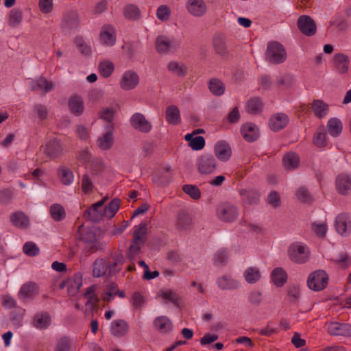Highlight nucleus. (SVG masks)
I'll return each mask as SVG.
<instances>
[{
    "label": "nucleus",
    "instance_id": "obj_1",
    "mask_svg": "<svg viewBox=\"0 0 351 351\" xmlns=\"http://www.w3.org/2000/svg\"><path fill=\"white\" fill-rule=\"evenodd\" d=\"M265 58L271 64H280L285 61L287 52L280 43L271 42L267 45Z\"/></svg>",
    "mask_w": 351,
    "mask_h": 351
},
{
    "label": "nucleus",
    "instance_id": "obj_2",
    "mask_svg": "<svg viewBox=\"0 0 351 351\" xmlns=\"http://www.w3.org/2000/svg\"><path fill=\"white\" fill-rule=\"evenodd\" d=\"M216 213L217 217L224 222L233 221L239 215L237 208L228 202L219 204L217 207Z\"/></svg>",
    "mask_w": 351,
    "mask_h": 351
},
{
    "label": "nucleus",
    "instance_id": "obj_3",
    "mask_svg": "<svg viewBox=\"0 0 351 351\" xmlns=\"http://www.w3.org/2000/svg\"><path fill=\"white\" fill-rule=\"evenodd\" d=\"M288 255L293 262L301 264L308 260L309 250L306 245L293 243L289 247Z\"/></svg>",
    "mask_w": 351,
    "mask_h": 351
},
{
    "label": "nucleus",
    "instance_id": "obj_4",
    "mask_svg": "<svg viewBox=\"0 0 351 351\" xmlns=\"http://www.w3.org/2000/svg\"><path fill=\"white\" fill-rule=\"evenodd\" d=\"M328 276L324 270L312 272L308 278L307 285L309 289L314 291H321L328 285Z\"/></svg>",
    "mask_w": 351,
    "mask_h": 351
},
{
    "label": "nucleus",
    "instance_id": "obj_5",
    "mask_svg": "<svg viewBox=\"0 0 351 351\" xmlns=\"http://www.w3.org/2000/svg\"><path fill=\"white\" fill-rule=\"evenodd\" d=\"M197 167L199 173L204 175L210 174L217 167L215 158L212 155L203 154L197 159Z\"/></svg>",
    "mask_w": 351,
    "mask_h": 351
},
{
    "label": "nucleus",
    "instance_id": "obj_6",
    "mask_svg": "<svg viewBox=\"0 0 351 351\" xmlns=\"http://www.w3.org/2000/svg\"><path fill=\"white\" fill-rule=\"evenodd\" d=\"M61 26L66 32L75 31L80 27V19L77 11L72 10L64 13Z\"/></svg>",
    "mask_w": 351,
    "mask_h": 351
},
{
    "label": "nucleus",
    "instance_id": "obj_7",
    "mask_svg": "<svg viewBox=\"0 0 351 351\" xmlns=\"http://www.w3.org/2000/svg\"><path fill=\"white\" fill-rule=\"evenodd\" d=\"M298 27L300 31L307 36H313L316 33L315 22L309 16H300L298 19Z\"/></svg>",
    "mask_w": 351,
    "mask_h": 351
},
{
    "label": "nucleus",
    "instance_id": "obj_8",
    "mask_svg": "<svg viewBox=\"0 0 351 351\" xmlns=\"http://www.w3.org/2000/svg\"><path fill=\"white\" fill-rule=\"evenodd\" d=\"M337 232L343 236H348L351 232V217L345 213L338 215L335 219Z\"/></svg>",
    "mask_w": 351,
    "mask_h": 351
},
{
    "label": "nucleus",
    "instance_id": "obj_9",
    "mask_svg": "<svg viewBox=\"0 0 351 351\" xmlns=\"http://www.w3.org/2000/svg\"><path fill=\"white\" fill-rule=\"evenodd\" d=\"M328 332L332 336H351V325L347 323L330 322L327 326Z\"/></svg>",
    "mask_w": 351,
    "mask_h": 351
},
{
    "label": "nucleus",
    "instance_id": "obj_10",
    "mask_svg": "<svg viewBox=\"0 0 351 351\" xmlns=\"http://www.w3.org/2000/svg\"><path fill=\"white\" fill-rule=\"evenodd\" d=\"M139 83L138 74L131 70L125 71L120 80V86L125 90L135 88Z\"/></svg>",
    "mask_w": 351,
    "mask_h": 351
},
{
    "label": "nucleus",
    "instance_id": "obj_11",
    "mask_svg": "<svg viewBox=\"0 0 351 351\" xmlns=\"http://www.w3.org/2000/svg\"><path fill=\"white\" fill-rule=\"evenodd\" d=\"M130 124L135 130L143 133H148L152 128L151 123L141 113H135L132 116Z\"/></svg>",
    "mask_w": 351,
    "mask_h": 351
},
{
    "label": "nucleus",
    "instance_id": "obj_12",
    "mask_svg": "<svg viewBox=\"0 0 351 351\" xmlns=\"http://www.w3.org/2000/svg\"><path fill=\"white\" fill-rule=\"evenodd\" d=\"M226 40V36L221 33L215 34L213 38V47L215 52L222 57H226L229 53Z\"/></svg>",
    "mask_w": 351,
    "mask_h": 351
},
{
    "label": "nucleus",
    "instance_id": "obj_13",
    "mask_svg": "<svg viewBox=\"0 0 351 351\" xmlns=\"http://www.w3.org/2000/svg\"><path fill=\"white\" fill-rule=\"evenodd\" d=\"M186 8L191 14L199 17L206 13L207 6L204 0H188Z\"/></svg>",
    "mask_w": 351,
    "mask_h": 351
},
{
    "label": "nucleus",
    "instance_id": "obj_14",
    "mask_svg": "<svg viewBox=\"0 0 351 351\" xmlns=\"http://www.w3.org/2000/svg\"><path fill=\"white\" fill-rule=\"evenodd\" d=\"M289 119L285 113H276L272 115L269 120V128L274 132L285 128L289 123Z\"/></svg>",
    "mask_w": 351,
    "mask_h": 351
},
{
    "label": "nucleus",
    "instance_id": "obj_15",
    "mask_svg": "<svg viewBox=\"0 0 351 351\" xmlns=\"http://www.w3.org/2000/svg\"><path fill=\"white\" fill-rule=\"evenodd\" d=\"M51 323V318L48 312H39L34 315L32 324L38 330L47 329Z\"/></svg>",
    "mask_w": 351,
    "mask_h": 351
},
{
    "label": "nucleus",
    "instance_id": "obj_16",
    "mask_svg": "<svg viewBox=\"0 0 351 351\" xmlns=\"http://www.w3.org/2000/svg\"><path fill=\"white\" fill-rule=\"evenodd\" d=\"M215 156L221 161H227L232 155L230 146L225 141H219L214 147Z\"/></svg>",
    "mask_w": 351,
    "mask_h": 351
},
{
    "label": "nucleus",
    "instance_id": "obj_17",
    "mask_svg": "<svg viewBox=\"0 0 351 351\" xmlns=\"http://www.w3.org/2000/svg\"><path fill=\"white\" fill-rule=\"evenodd\" d=\"M44 152L47 156L55 158L63 153V148L60 141L53 139L45 145Z\"/></svg>",
    "mask_w": 351,
    "mask_h": 351
},
{
    "label": "nucleus",
    "instance_id": "obj_18",
    "mask_svg": "<svg viewBox=\"0 0 351 351\" xmlns=\"http://www.w3.org/2000/svg\"><path fill=\"white\" fill-rule=\"evenodd\" d=\"M154 328L160 333L165 334L171 332L173 329L171 321L167 316H158L153 322Z\"/></svg>",
    "mask_w": 351,
    "mask_h": 351
},
{
    "label": "nucleus",
    "instance_id": "obj_19",
    "mask_svg": "<svg viewBox=\"0 0 351 351\" xmlns=\"http://www.w3.org/2000/svg\"><path fill=\"white\" fill-rule=\"evenodd\" d=\"M242 202L244 204H257L259 202L260 195L254 189H244L239 191Z\"/></svg>",
    "mask_w": 351,
    "mask_h": 351
},
{
    "label": "nucleus",
    "instance_id": "obj_20",
    "mask_svg": "<svg viewBox=\"0 0 351 351\" xmlns=\"http://www.w3.org/2000/svg\"><path fill=\"white\" fill-rule=\"evenodd\" d=\"M100 38L104 45H113L116 41L114 27L110 25H104L100 32Z\"/></svg>",
    "mask_w": 351,
    "mask_h": 351
},
{
    "label": "nucleus",
    "instance_id": "obj_21",
    "mask_svg": "<svg viewBox=\"0 0 351 351\" xmlns=\"http://www.w3.org/2000/svg\"><path fill=\"white\" fill-rule=\"evenodd\" d=\"M108 128V130L97 139L98 147L105 151L110 149L113 145V126L109 125Z\"/></svg>",
    "mask_w": 351,
    "mask_h": 351
},
{
    "label": "nucleus",
    "instance_id": "obj_22",
    "mask_svg": "<svg viewBox=\"0 0 351 351\" xmlns=\"http://www.w3.org/2000/svg\"><path fill=\"white\" fill-rule=\"evenodd\" d=\"M129 330L128 323L123 319H117L111 323L110 330L112 334L117 337L125 335Z\"/></svg>",
    "mask_w": 351,
    "mask_h": 351
},
{
    "label": "nucleus",
    "instance_id": "obj_23",
    "mask_svg": "<svg viewBox=\"0 0 351 351\" xmlns=\"http://www.w3.org/2000/svg\"><path fill=\"white\" fill-rule=\"evenodd\" d=\"M10 219L12 224L19 228L24 229L29 226V219L23 212L17 211L12 213Z\"/></svg>",
    "mask_w": 351,
    "mask_h": 351
},
{
    "label": "nucleus",
    "instance_id": "obj_24",
    "mask_svg": "<svg viewBox=\"0 0 351 351\" xmlns=\"http://www.w3.org/2000/svg\"><path fill=\"white\" fill-rule=\"evenodd\" d=\"M112 262L110 263L108 261V276H112L118 274L121 270V267L124 263L125 258L124 256L121 254H115L112 256Z\"/></svg>",
    "mask_w": 351,
    "mask_h": 351
},
{
    "label": "nucleus",
    "instance_id": "obj_25",
    "mask_svg": "<svg viewBox=\"0 0 351 351\" xmlns=\"http://www.w3.org/2000/svg\"><path fill=\"white\" fill-rule=\"evenodd\" d=\"M334 66L335 69L339 73H346L348 71L349 59L347 56L343 53H337L333 58Z\"/></svg>",
    "mask_w": 351,
    "mask_h": 351
},
{
    "label": "nucleus",
    "instance_id": "obj_26",
    "mask_svg": "<svg viewBox=\"0 0 351 351\" xmlns=\"http://www.w3.org/2000/svg\"><path fill=\"white\" fill-rule=\"evenodd\" d=\"M241 133L243 138L248 141L252 142L256 141L258 137L257 127L252 123H246L241 127Z\"/></svg>",
    "mask_w": 351,
    "mask_h": 351
},
{
    "label": "nucleus",
    "instance_id": "obj_27",
    "mask_svg": "<svg viewBox=\"0 0 351 351\" xmlns=\"http://www.w3.org/2000/svg\"><path fill=\"white\" fill-rule=\"evenodd\" d=\"M165 117L167 121L171 125H178L180 121V114L178 108L176 106H169L165 110Z\"/></svg>",
    "mask_w": 351,
    "mask_h": 351
},
{
    "label": "nucleus",
    "instance_id": "obj_28",
    "mask_svg": "<svg viewBox=\"0 0 351 351\" xmlns=\"http://www.w3.org/2000/svg\"><path fill=\"white\" fill-rule=\"evenodd\" d=\"M69 107L71 112L76 116L81 115L84 110V101L81 97L77 95L71 97Z\"/></svg>",
    "mask_w": 351,
    "mask_h": 351
},
{
    "label": "nucleus",
    "instance_id": "obj_29",
    "mask_svg": "<svg viewBox=\"0 0 351 351\" xmlns=\"http://www.w3.org/2000/svg\"><path fill=\"white\" fill-rule=\"evenodd\" d=\"M336 186L341 194H346L351 189V178L346 174H340L337 178Z\"/></svg>",
    "mask_w": 351,
    "mask_h": 351
},
{
    "label": "nucleus",
    "instance_id": "obj_30",
    "mask_svg": "<svg viewBox=\"0 0 351 351\" xmlns=\"http://www.w3.org/2000/svg\"><path fill=\"white\" fill-rule=\"evenodd\" d=\"M38 293L36 285L34 282H29L24 284L19 293V296L21 299L25 300L26 298H31Z\"/></svg>",
    "mask_w": 351,
    "mask_h": 351
},
{
    "label": "nucleus",
    "instance_id": "obj_31",
    "mask_svg": "<svg viewBox=\"0 0 351 351\" xmlns=\"http://www.w3.org/2000/svg\"><path fill=\"white\" fill-rule=\"evenodd\" d=\"M96 285H92L86 289L84 293V297L87 299L86 303V306H90L91 308H94L97 305L99 300L96 294Z\"/></svg>",
    "mask_w": 351,
    "mask_h": 351
},
{
    "label": "nucleus",
    "instance_id": "obj_32",
    "mask_svg": "<svg viewBox=\"0 0 351 351\" xmlns=\"http://www.w3.org/2000/svg\"><path fill=\"white\" fill-rule=\"evenodd\" d=\"M271 280L277 287H282L287 280V274L282 267L275 268L271 272Z\"/></svg>",
    "mask_w": 351,
    "mask_h": 351
},
{
    "label": "nucleus",
    "instance_id": "obj_33",
    "mask_svg": "<svg viewBox=\"0 0 351 351\" xmlns=\"http://www.w3.org/2000/svg\"><path fill=\"white\" fill-rule=\"evenodd\" d=\"M108 261L103 258L97 259L93 263V276L95 278H101L108 270Z\"/></svg>",
    "mask_w": 351,
    "mask_h": 351
},
{
    "label": "nucleus",
    "instance_id": "obj_34",
    "mask_svg": "<svg viewBox=\"0 0 351 351\" xmlns=\"http://www.w3.org/2000/svg\"><path fill=\"white\" fill-rule=\"evenodd\" d=\"M282 162L286 169H293L299 166L300 158L297 154L289 152L283 156Z\"/></svg>",
    "mask_w": 351,
    "mask_h": 351
},
{
    "label": "nucleus",
    "instance_id": "obj_35",
    "mask_svg": "<svg viewBox=\"0 0 351 351\" xmlns=\"http://www.w3.org/2000/svg\"><path fill=\"white\" fill-rule=\"evenodd\" d=\"M311 108L315 115L318 118L324 117L328 112V104L321 99H314Z\"/></svg>",
    "mask_w": 351,
    "mask_h": 351
},
{
    "label": "nucleus",
    "instance_id": "obj_36",
    "mask_svg": "<svg viewBox=\"0 0 351 351\" xmlns=\"http://www.w3.org/2000/svg\"><path fill=\"white\" fill-rule=\"evenodd\" d=\"M191 224L192 219L187 212L181 210L178 213L176 226L178 228L186 230L191 227Z\"/></svg>",
    "mask_w": 351,
    "mask_h": 351
},
{
    "label": "nucleus",
    "instance_id": "obj_37",
    "mask_svg": "<svg viewBox=\"0 0 351 351\" xmlns=\"http://www.w3.org/2000/svg\"><path fill=\"white\" fill-rule=\"evenodd\" d=\"M327 128L329 134L337 137L339 136L342 132L343 125L341 121L337 118H331L327 123Z\"/></svg>",
    "mask_w": 351,
    "mask_h": 351
},
{
    "label": "nucleus",
    "instance_id": "obj_38",
    "mask_svg": "<svg viewBox=\"0 0 351 351\" xmlns=\"http://www.w3.org/2000/svg\"><path fill=\"white\" fill-rule=\"evenodd\" d=\"M217 285L223 290L236 289L239 288V283L228 276H223L217 279Z\"/></svg>",
    "mask_w": 351,
    "mask_h": 351
},
{
    "label": "nucleus",
    "instance_id": "obj_39",
    "mask_svg": "<svg viewBox=\"0 0 351 351\" xmlns=\"http://www.w3.org/2000/svg\"><path fill=\"white\" fill-rule=\"evenodd\" d=\"M121 200L118 198H114L103 209L104 215L108 219H112L117 214L120 208Z\"/></svg>",
    "mask_w": 351,
    "mask_h": 351
},
{
    "label": "nucleus",
    "instance_id": "obj_40",
    "mask_svg": "<svg viewBox=\"0 0 351 351\" xmlns=\"http://www.w3.org/2000/svg\"><path fill=\"white\" fill-rule=\"evenodd\" d=\"M104 210L94 207L93 205L84 211V217L88 219L98 222L104 217Z\"/></svg>",
    "mask_w": 351,
    "mask_h": 351
},
{
    "label": "nucleus",
    "instance_id": "obj_41",
    "mask_svg": "<svg viewBox=\"0 0 351 351\" xmlns=\"http://www.w3.org/2000/svg\"><path fill=\"white\" fill-rule=\"evenodd\" d=\"M185 140L189 142V146L193 150H200L204 148L205 145V140L201 136L193 137V134H187L184 136Z\"/></svg>",
    "mask_w": 351,
    "mask_h": 351
},
{
    "label": "nucleus",
    "instance_id": "obj_42",
    "mask_svg": "<svg viewBox=\"0 0 351 351\" xmlns=\"http://www.w3.org/2000/svg\"><path fill=\"white\" fill-rule=\"evenodd\" d=\"M172 178L169 168L163 169L153 176V181L160 185H166L169 183Z\"/></svg>",
    "mask_w": 351,
    "mask_h": 351
},
{
    "label": "nucleus",
    "instance_id": "obj_43",
    "mask_svg": "<svg viewBox=\"0 0 351 351\" xmlns=\"http://www.w3.org/2000/svg\"><path fill=\"white\" fill-rule=\"evenodd\" d=\"M263 106V102L260 98L253 97L247 102L246 110L250 114H256L262 111Z\"/></svg>",
    "mask_w": 351,
    "mask_h": 351
},
{
    "label": "nucleus",
    "instance_id": "obj_44",
    "mask_svg": "<svg viewBox=\"0 0 351 351\" xmlns=\"http://www.w3.org/2000/svg\"><path fill=\"white\" fill-rule=\"evenodd\" d=\"M49 212L52 219L56 221H60L66 217L65 210L61 204H52L50 207Z\"/></svg>",
    "mask_w": 351,
    "mask_h": 351
},
{
    "label": "nucleus",
    "instance_id": "obj_45",
    "mask_svg": "<svg viewBox=\"0 0 351 351\" xmlns=\"http://www.w3.org/2000/svg\"><path fill=\"white\" fill-rule=\"evenodd\" d=\"M123 15L128 20H138L141 16L138 7L134 4L127 5L123 9Z\"/></svg>",
    "mask_w": 351,
    "mask_h": 351
},
{
    "label": "nucleus",
    "instance_id": "obj_46",
    "mask_svg": "<svg viewBox=\"0 0 351 351\" xmlns=\"http://www.w3.org/2000/svg\"><path fill=\"white\" fill-rule=\"evenodd\" d=\"M147 234V223L145 222L141 223L138 226L135 227V230L133 232V241L146 240Z\"/></svg>",
    "mask_w": 351,
    "mask_h": 351
},
{
    "label": "nucleus",
    "instance_id": "obj_47",
    "mask_svg": "<svg viewBox=\"0 0 351 351\" xmlns=\"http://www.w3.org/2000/svg\"><path fill=\"white\" fill-rule=\"evenodd\" d=\"M208 87L210 92L217 96L223 95L225 91L224 84L217 78H213L209 81Z\"/></svg>",
    "mask_w": 351,
    "mask_h": 351
},
{
    "label": "nucleus",
    "instance_id": "obj_48",
    "mask_svg": "<svg viewBox=\"0 0 351 351\" xmlns=\"http://www.w3.org/2000/svg\"><path fill=\"white\" fill-rule=\"evenodd\" d=\"M68 285V293L70 295H74L76 294L79 291L80 287L82 285V276H80L77 280H75L74 282H62L59 287L60 289H62L64 288L66 285Z\"/></svg>",
    "mask_w": 351,
    "mask_h": 351
},
{
    "label": "nucleus",
    "instance_id": "obj_49",
    "mask_svg": "<svg viewBox=\"0 0 351 351\" xmlns=\"http://www.w3.org/2000/svg\"><path fill=\"white\" fill-rule=\"evenodd\" d=\"M171 48V41L165 36H158L156 40V49L159 53H167Z\"/></svg>",
    "mask_w": 351,
    "mask_h": 351
},
{
    "label": "nucleus",
    "instance_id": "obj_50",
    "mask_svg": "<svg viewBox=\"0 0 351 351\" xmlns=\"http://www.w3.org/2000/svg\"><path fill=\"white\" fill-rule=\"evenodd\" d=\"M167 68L170 71L178 76L184 77L187 73L186 66L177 62H169L167 65Z\"/></svg>",
    "mask_w": 351,
    "mask_h": 351
},
{
    "label": "nucleus",
    "instance_id": "obj_51",
    "mask_svg": "<svg viewBox=\"0 0 351 351\" xmlns=\"http://www.w3.org/2000/svg\"><path fill=\"white\" fill-rule=\"evenodd\" d=\"M58 173L62 184L68 185L73 182V172L69 168L61 167L58 169Z\"/></svg>",
    "mask_w": 351,
    "mask_h": 351
},
{
    "label": "nucleus",
    "instance_id": "obj_52",
    "mask_svg": "<svg viewBox=\"0 0 351 351\" xmlns=\"http://www.w3.org/2000/svg\"><path fill=\"white\" fill-rule=\"evenodd\" d=\"M118 292V286L114 282H111L106 286V292L102 295L104 301L110 302L117 295Z\"/></svg>",
    "mask_w": 351,
    "mask_h": 351
},
{
    "label": "nucleus",
    "instance_id": "obj_53",
    "mask_svg": "<svg viewBox=\"0 0 351 351\" xmlns=\"http://www.w3.org/2000/svg\"><path fill=\"white\" fill-rule=\"evenodd\" d=\"M245 278L248 283H255L261 278V273L256 268L249 267L245 271Z\"/></svg>",
    "mask_w": 351,
    "mask_h": 351
},
{
    "label": "nucleus",
    "instance_id": "obj_54",
    "mask_svg": "<svg viewBox=\"0 0 351 351\" xmlns=\"http://www.w3.org/2000/svg\"><path fill=\"white\" fill-rule=\"evenodd\" d=\"M183 191L189 195L192 199L197 200L201 197V191L195 185L184 184L182 186Z\"/></svg>",
    "mask_w": 351,
    "mask_h": 351
},
{
    "label": "nucleus",
    "instance_id": "obj_55",
    "mask_svg": "<svg viewBox=\"0 0 351 351\" xmlns=\"http://www.w3.org/2000/svg\"><path fill=\"white\" fill-rule=\"evenodd\" d=\"M311 229L317 236L322 239L326 233L327 224L326 222H313L311 225Z\"/></svg>",
    "mask_w": 351,
    "mask_h": 351
},
{
    "label": "nucleus",
    "instance_id": "obj_56",
    "mask_svg": "<svg viewBox=\"0 0 351 351\" xmlns=\"http://www.w3.org/2000/svg\"><path fill=\"white\" fill-rule=\"evenodd\" d=\"M99 71L103 77H108L112 73L114 65L111 62H102L99 65Z\"/></svg>",
    "mask_w": 351,
    "mask_h": 351
},
{
    "label": "nucleus",
    "instance_id": "obj_57",
    "mask_svg": "<svg viewBox=\"0 0 351 351\" xmlns=\"http://www.w3.org/2000/svg\"><path fill=\"white\" fill-rule=\"evenodd\" d=\"M326 133L324 130L317 132L313 138V144L318 147H325L327 145Z\"/></svg>",
    "mask_w": 351,
    "mask_h": 351
},
{
    "label": "nucleus",
    "instance_id": "obj_58",
    "mask_svg": "<svg viewBox=\"0 0 351 351\" xmlns=\"http://www.w3.org/2000/svg\"><path fill=\"white\" fill-rule=\"evenodd\" d=\"M170 15V8L166 5H160L156 10V16L159 20L162 21H168Z\"/></svg>",
    "mask_w": 351,
    "mask_h": 351
},
{
    "label": "nucleus",
    "instance_id": "obj_59",
    "mask_svg": "<svg viewBox=\"0 0 351 351\" xmlns=\"http://www.w3.org/2000/svg\"><path fill=\"white\" fill-rule=\"evenodd\" d=\"M23 251L28 256H37L40 252L39 247L35 243H25Z\"/></svg>",
    "mask_w": 351,
    "mask_h": 351
},
{
    "label": "nucleus",
    "instance_id": "obj_60",
    "mask_svg": "<svg viewBox=\"0 0 351 351\" xmlns=\"http://www.w3.org/2000/svg\"><path fill=\"white\" fill-rule=\"evenodd\" d=\"M334 261L343 268H346L351 265V258L346 252L339 254Z\"/></svg>",
    "mask_w": 351,
    "mask_h": 351
},
{
    "label": "nucleus",
    "instance_id": "obj_61",
    "mask_svg": "<svg viewBox=\"0 0 351 351\" xmlns=\"http://www.w3.org/2000/svg\"><path fill=\"white\" fill-rule=\"evenodd\" d=\"M22 21V12L21 11L13 9L10 11L9 16V23L12 26H16Z\"/></svg>",
    "mask_w": 351,
    "mask_h": 351
},
{
    "label": "nucleus",
    "instance_id": "obj_62",
    "mask_svg": "<svg viewBox=\"0 0 351 351\" xmlns=\"http://www.w3.org/2000/svg\"><path fill=\"white\" fill-rule=\"evenodd\" d=\"M75 43L82 54L88 56L91 53L90 47L84 43L82 37H76L75 39Z\"/></svg>",
    "mask_w": 351,
    "mask_h": 351
},
{
    "label": "nucleus",
    "instance_id": "obj_63",
    "mask_svg": "<svg viewBox=\"0 0 351 351\" xmlns=\"http://www.w3.org/2000/svg\"><path fill=\"white\" fill-rule=\"evenodd\" d=\"M39 9L43 14H49L53 8V0H39Z\"/></svg>",
    "mask_w": 351,
    "mask_h": 351
},
{
    "label": "nucleus",
    "instance_id": "obj_64",
    "mask_svg": "<svg viewBox=\"0 0 351 351\" xmlns=\"http://www.w3.org/2000/svg\"><path fill=\"white\" fill-rule=\"evenodd\" d=\"M84 250L86 255H89L103 249L101 243H84Z\"/></svg>",
    "mask_w": 351,
    "mask_h": 351
}]
</instances>
